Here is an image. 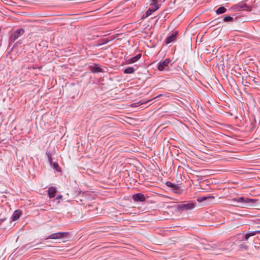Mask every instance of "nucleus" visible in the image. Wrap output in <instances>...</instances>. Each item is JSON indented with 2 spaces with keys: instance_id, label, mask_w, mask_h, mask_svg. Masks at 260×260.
I'll return each mask as SVG.
<instances>
[{
  "instance_id": "23",
  "label": "nucleus",
  "mask_w": 260,
  "mask_h": 260,
  "mask_svg": "<svg viewBox=\"0 0 260 260\" xmlns=\"http://www.w3.org/2000/svg\"><path fill=\"white\" fill-rule=\"evenodd\" d=\"M250 237V234L249 233H247L244 236V239L247 240Z\"/></svg>"
},
{
  "instance_id": "17",
  "label": "nucleus",
  "mask_w": 260,
  "mask_h": 260,
  "mask_svg": "<svg viewBox=\"0 0 260 260\" xmlns=\"http://www.w3.org/2000/svg\"><path fill=\"white\" fill-rule=\"evenodd\" d=\"M141 56L140 54H137L136 56L133 57L129 59V61L131 63H133L136 61L137 60L139 59Z\"/></svg>"
},
{
  "instance_id": "7",
  "label": "nucleus",
  "mask_w": 260,
  "mask_h": 260,
  "mask_svg": "<svg viewBox=\"0 0 260 260\" xmlns=\"http://www.w3.org/2000/svg\"><path fill=\"white\" fill-rule=\"evenodd\" d=\"M170 61V59L168 58L162 61H160L158 64V70L159 71H162L166 67H168V64Z\"/></svg>"
},
{
  "instance_id": "1",
  "label": "nucleus",
  "mask_w": 260,
  "mask_h": 260,
  "mask_svg": "<svg viewBox=\"0 0 260 260\" xmlns=\"http://www.w3.org/2000/svg\"><path fill=\"white\" fill-rule=\"evenodd\" d=\"M233 205L237 207H252L255 204L258 203V200L249 199L245 197L233 198L232 200Z\"/></svg>"
},
{
  "instance_id": "8",
  "label": "nucleus",
  "mask_w": 260,
  "mask_h": 260,
  "mask_svg": "<svg viewBox=\"0 0 260 260\" xmlns=\"http://www.w3.org/2000/svg\"><path fill=\"white\" fill-rule=\"evenodd\" d=\"M177 35V31L173 32L170 36H168L166 38V41H165L166 43L167 44H168L173 42L174 41H175V39H176Z\"/></svg>"
},
{
  "instance_id": "11",
  "label": "nucleus",
  "mask_w": 260,
  "mask_h": 260,
  "mask_svg": "<svg viewBox=\"0 0 260 260\" xmlns=\"http://www.w3.org/2000/svg\"><path fill=\"white\" fill-rule=\"evenodd\" d=\"M21 211L20 210H16L14 212L13 215L11 217L13 221H15L19 219L21 215Z\"/></svg>"
},
{
  "instance_id": "6",
  "label": "nucleus",
  "mask_w": 260,
  "mask_h": 260,
  "mask_svg": "<svg viewBox=\"0 0 260 260\" xmlns=\"http://www.w3.org/2000/svg\"><path fill=\"white\" fill-rule=\"evenodd\" d=\"M234 10H249V7L246 5L244 2H241L233 6Z\"/></svg>"
},
{
  "instance_id": "5",
  "label": "nucleus",
  "mask_w": 260,
  "mask_h": 260,
  "mask_svg": "<svg viewBox=\"0 0 260 260\" xmlns=\"http://www.w3.org/2000/svg\"><path fill=\"white\" fill-rule=\"evenodd\" d=\"M80 193H81V197L82 198V199H79L80 202H83V198L88 201L94 199V194L90 192L84 191L82 192L81 191H80Z\"/></svg>"
},
{
  "instance_id": "12",
  "label": "nucleus",
  "mask_w": 260,
  "mask_h": 260,
  "mask_svg": "<svg viewBox=\"0 0 260 260\" xmlns=\"http://www.w3.org/2000/svg\"><path fill=\"white\" fill-rule=\"evenodd\" d=\"M150 3H150L149 8H150L152 10V11L155 12L159 8L160 5H159L158 4L154 3H154L150 2Z\"/></svg>"
},
{
  "instance_id": "20",
  "label": "nucleus",
  "mask_w": 260,
  "mask_h": 260,
  "mask_svg": "<svg viewBox=\"0 0 260 260\" xmlns=\"http://www.w3.org/2000/svg\"><path fill=\"white\" fill-rule=\"evenodd\" d=\"M233 21V18L230 16H226L224 17L223 18L224 22Z\"/></svg>"
},
{
  "instance_id": "18",
  "label": "nucleus",
  "mask_w": 260,
  "mask_h": 260,
  "mask_svg": "<svg viewBox=\"0 0 260 260\" xmlns=\"http://www.w3.org/2000/svg\"><path fill=\"white\" fill-rule=\"evenodd\" d=\"M135 71V69L133 67H129L124 70V73L125 74H132Z\"/></svg>"
},
{
  "instance_id": "13",
  "label": "nucleus",
  "mask_w": 260,
  "mask_h": 260,
  "mask_svg": "<svg viewBox=\"0 0 260 260\" xmlns=\"http://www.w3.org/2000/svg\"><path fill=\"white\" fill-rule=\"evenodd\" d=\"M166 184L167 186L172 188L173 191H175V189H178V187L176 184L171 182L168 181L166 182Z\"/></svg>"
},
{
  "instance_id": "21",
  "label": "nucleus",
  "mask_w": 260,
  "mask_h": 260,
  "mask_svg": "<svg viewBox=\"0 0 260 260\" xmlns=\"http://www.w3.org/2000/svg\"><path fill=\"white\" fill-rule=\"evenodd\" d=\"M109 42V40L107 39H104L103 40H102L101 41V43L99 44L100 45H102V44H106L107 43H108Z\"/></svg>"
},
{
  "instance_id": "24",
  "label": "nucleus",
  "mask_w": 260,
  "mask_h": 260,
  "mask_svg": "<svg viewBox=\"0 0 260 260\" xmlns=\"http://www.w3.org/2000/svg\"><path fill=\"white\" fill-rule=\"evenodd\" d=\"M150 2L156 3L158 4V2L159 1V0H150Z\"/></svg>"
},
{
  "instance_id": "19",
  "label": "nucleus",
  "mask_w": 260,
  "mask_h": 260,
  "mask_svg": "<svg viewBox=\"0 0 260 260\" xmlns=\"http://www.w3.org/2000/svg\"><path fill=\"white\" fill-rule=\"evenodd\" d=\"M153 12L154 11H152V10L150 8H149L148 10L145 12V15H143L142 18L147 17L150 16Z\"/></svg>"
},
{
  "instance_id": "28",
  "label": "nucleus",
  "mask_w": 260,
  "mask_h": 260,
  "mask_svg": "<svg viewBox=\"0 0 260 260\" xmlns=\"http://www.w3.org/2000/svg\"><path fill=\"white\" fill-rule=\"evenodd\" d=\"M48 157H49V159L51 158V156H49Z\"/></svg>"
},
{
  "instance_id": "10",
  "label": "nucleus",
  "mask_w": 260,
  "mask_h": 260,
  "mask_svg": "<svg viewBox=\"0 0 260 260\" xmlns=\"http://www.w3.org/2000/svg\"><path fill=\"white\" fill-rule=\"evenodd\" d=\"M57 190L55 187H50L48 190V197L49 198H53L55 197Z\"/></svg>"
},
{
  "instance_id": "2",
  "label": "nucleus",
  "mask_w": 260,
  "mask_h": 260,
  "mask_svg": "<svg viewBox=\"0 0 260 260\" xmlns=\"http://www.w3.org/2000/svg\"><path fill=\"white\" fill-rule=\"evenodd\" d=\"M24 30L22 28H20L15 30L9 37V42H14L19 37L22 36L24 33Z\"/></svg>"
},
{
  "instance_id": "15",
  "label": "nucleus",
  "mask_w": 260,
  "mask_h": 260,
  "mask_svg": "<svg viewBox=\"0 0 260 260\" xmlns=\"http://www.w3.org/2000/svg\"><path fill=\"white\" fill-rule=\"evenodd\" d=\"M92 72L93 73H99V72H102L103 69L101 68L100 67L94 65L93 67H92Z\"/></svg>"
},
{
  "instance_id": "26",
  "label": "nucleus",
  "mask_w": 260,
  "mask_h": 260,
  "mask_svg": "<svg viewBox=\"0 0 260 260\" xmlns=\"http://www.w3.org/2000/svg\"><path fill=\"white\" fill-rule=\"evenodd\" d=\"M174 192L179 193L180 191L179 190V188L178 189H175V191H174Z\"/></svg>"
},
{
  "instance_id": "4",
  "label": "nucleus",
  "mask_w": 260,
  "mask_h": 260,
  "mask_svg": "<svg viewBox=\"0 0 260 260\" xmlns=\"http://www.w3.org/2000/svg\"><path fill=\"white\" fill-rule=\"evenodd\" d=\"M68 233L65 232H58L56 233H53L48 237H46L45 239L46 240L47 239H59L62 238L66 237Z\"/></svg>"
},
{
  "instance_id": "22",
  "label": "nucleus",
  "mask_w": 260,
  "mask_h": 260,
  "mask_svg": "<svg viewBox=\"0 0 260 260\" xmlns=\"http://www.w3.org/2000/svg\"><path fill=\"white\" fill-rule=\"evenodd\" d=\"M259 233V231H253V232H249L248 233L250 234V236H252L255 235L257 233Z\"/></svg>"
},
{
  "instance_id": "16",
  "label": "nucleus",
  "mask_w": 260,
  "mask_h": 260,
  "mask_svg": "<svg viewBox=\"0 0 260 260\" xmlns=\"http://www.w3.org/2000/svg\"><path fill=\"white\" fill-rule=\"evenodd\" d=\"M209 199H214V197L213 196H210V197H199L197 199V201L199 202H202L206 200H208Z\"/></svg>"
},
{
  "instance_id": "14",
  "label": "nucleus",
  "mask_w": 260,
  "mask_h": 260,
  "mask_svg": "<svg viewBox=\"0 0 260 260\" xmlns=\"http://www.w3.org/2000/svg\"><path fill=\"white\" fill-rule=\"evenodd\" d=\"M226 9L224 7H220L216 10V13L217 14H221L225 13Z\"/></svg>"
},
{
  "instance_id": "25",
  "label": "nucleus",
  "mask_w": 260,
  "mask_h": 260,
  "mask_svg": "<svg viewBox=\"0 0 260 260\" xmlns=\"http://www.w3.org/2000/svg\"><path fill=\"white\" fill-rule=\"evenodd\" d=\"M62 196L61 195H59V196H57L56 199V200H59V199H61L62 198Z\"/></svg>"
},
{
  "instance_id": "9",
  "label": "nucleus",
  "mask_w": 260,
  "mask_h": 260,
  "mask_svg": "<svg viewBox=\"0 0 260 260\" xmlns=\"http://www.w3.org/2000/svg\"><path fill=\"white\" fill-rule=\"evenodd\" d=\"M133 199L135 201H140V202L144 201L145 200V198L144 194H143L141 193H138L134 194L133 196Z\"/></svg>"
},
{
  "instance_id": "3",
  "label": "nucleus",
  "mask_w": 260,
  "mask_h": 260,
  "mask_svg": "<svg viewBox=\"0 0 260 260\" xmlns=\"http://www.w3.org/2000/svg\"><path fill=\"white\" fill-rule=\"evenodd\" d=\"M196 204L192 202L183 203L178 205V208L179 210H188L193 209L195 207Z\"/></svg>"
},
{
  "instance_id": "27",
  "label": "nucleus",
  "mask_w": 260,
  "mask_h": 260,
  "mask_svg": "<svg viewBox=\"0 0 260 260\" xmlns=\"http://www.w3.org/2000/svg\"><path fill=\"white\" fill-rule=\"evenodd\" d=\"M55 167H58V165L56 164L54 165Z\"/></svg>"
}]
</instances>
